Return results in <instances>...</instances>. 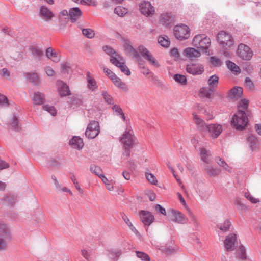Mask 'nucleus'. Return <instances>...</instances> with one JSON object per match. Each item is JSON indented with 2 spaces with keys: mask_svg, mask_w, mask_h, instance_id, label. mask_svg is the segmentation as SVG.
<instances>
[{
  "mask_svg": "<svg viewBox=\"0 0 261 261\" xmlns=\"http://www.w3.org/2000/svg\"><path fill=\"white\" fill-rule=\"evenodd\" d=\"M231 122V125L236 129H244L248 123L246 114L242 110L238 111L233 116Z\"/></svg>",
  "mask_w": 261,
  "mask_h": 261,
  "instance_id": "1",
  "label": "nucleus"
},
{
  "mask_svg": "<svg viewBox=\"0 0 261 261\" xmlns=\"http://www.w3.org/2000/svg\"><path fill=\"white\" fill-rule=\"evenodd\" d=\"M211 43L210 38L203 34L195 35L192 40L193 46L206 53H207Z\"/></svg>",
  "mask_w": 261,
  "mask_h": 261,
  "instance_id": "2",
  "label": "nucleus"
},
{
  "mask_svg": "<svg viewBox=\"0 0 261 261\" xmlns=\"http://www.w3.org/2000/svg\"><path fill=\"white\" fill-rule=\"evenodd\" d=\"M100 131V125L98 121L92 120L88 124L85 130V136L88 139L96 137Z\"/></svg>",
  "mask_w": 261,
  "mask_h": 261,
  "instance_id": "3",
  "label": "nucleus"
},
{
  "mask_svg": "<svg viewBox=\"0 0 261 261\" xmlns=\"http://www.w3.org/2000/svg\"><path fill=\"white\" fill-rule=\"evenodd\" d=\"M135 137L134 136L133 131L130 127L126 122V128L125 131L120 138V141L124 146H133L134 144Z\"/></svg>",
  "mask_w": 261,
  "mask_h": 261,
  "instance_id": "4",
  "label": "nucleus"
},
{
  "mask_svg": "<svg viewBox=\"0 0 261 261\" xmlns=\"http://www.w3.org/2000/svg\"><path fill=\"white\" fill-rule=\"evenodd\" d=\"M174 33L175 37L178 40H185L190 36V29L185 24L177 25L174 27Z\"/></svg>",
  "mask_w": 261,
  "mask_h": 261,
  "instance_id": "5",
  "label": "nucleus"
},
{
  "mask_svg": "<svg viewBox=\"0 0 261 261\" xmlns=\"http://www.w3.org/2000/svg\"><path fill=\"white\" fill-rule=\"evenodd\" d=\"M237 54L239 58L246 61L250 60L253 55L251 49L244 44H240L238 45Z\"/></svg>",
  "mask_w": 261,
  "mask_h": 261,
  "instance_id": "6",
  "label": "nucleus"
},
{
  "mask_svg": "<svg viewBox=\"0 0 261 261\" xmlns=\"http://www.w3.org/2000/svg\"><path fill=\"white\" fill-rule=\"evenodd\" d=\"M222 130V126L220 124L217 123L210 124H207L206 127H205L204 131L203 133H207L210 138L215 139L221 134Z\"/></svg>",
  "mask_w": 261,
  "mask_h": 261,
  "instance_id": "7",
  "label": "nucleus"
},
{
  "mask_svg": "<svg viewBox=\"0 0 261 261\" xmlns=\"http://www.w3.org/2000/svg\"><path fill=\"white\" fill-rule=\"evenodd\" d=\"M218 40L220 43L226 49H230L233 46V40L232 37L224 31L218 33Z\"/></svg>",
  "mask_w": 261,
  "mask_h": 261,
  "instance_id": "8",
  "label": "nucleus"
},
{
  "mask_svg": "<svg viewBox=\"0 0 261 261\" xmlns=\"http://www.w3.org/2000/svg\"><path fill=\"white\" fill-rule=\"evenodd\" d=\"M168 213L170 214L171 220L174 222L184 224L188 221V218L178 211L171 210Z\"/></svg>",
  "mask_w": 261,
  "mask_h": 261,
  "instance_id": "9",
  "label": "nucleus"
},
{
  "mask_svg": "<svg viewBox=\"0 0 261 261\" xmlns=\"http://www.w3.org/2000/svg\"><path fill=\"white\" fill-rule=\"evenodd\" d=\"M187 72L193 75H200L204 71V66L200 63H191L186 66Z\"/></svg>",
  "mask_w": 261,
  "mask_h": 261,
  "instance_id": "10",
  "label": "nucleus"
},
{
  "mask_svg": "<svg viewBox=\"0 0 261 261\" xmlns=\"http://www.w3.org/2000/svg\"><path fill=\"white\" fill-rule=\"evenodd\" d=\"M111 62L119 67L121 71L127 75H129L131 73L129 69L127 68L126 65L123 62V59L121 56H117V57H114L111 60Z\"/></svg>",
  "mask_w": 261,
  "mask_h": 261,
  "instance_id": "11",
  "label": "nucleus"
},
{
  "mask_svg": "<svg viewBox=\"0 0 261 261\" xmlns=\"http://www.w3.org/2000/svg\"><path fill=\"white\" fill-rule=\"evenodd\" d=\"M140 10L141 12L146 16L152 15L155 12L154 7L148 1H143L140 3Z\"/></svg>",
  "mask_w": 261,
  "mask_h": 261,
  "instance_id": "12",
  "label": "nucleus"
},
{
  "mask_svg": "<svg viewBox=\"0 0 261 261\" xmlns=\"http://www.w3.org/2000/svg\"><path fill=\"white\" fill-rule=\"evenodd\" d=\"M139 217L145 225L149 226L154 221V218L151 212L141 210L139 213Z\"/></svg>",
  "mask_w": 261,
  "mask_h": 261,
  "instance_id": "13",
  "label": "nucleus"
},
{
  "mask_svg": "<svg viewBox=\"0 0 261 261\" xmlns=\"http://www.w3.org/2000/svg\"><path fill=\"white\" fill-rule=\"evenodd\" d=\"M183 55L190 60L197 59L201 56L200 52L193 47L186 48L183 51Z\"/></svg>",
  "mask_w": 261,
  "mask_h": 261,
  "instance_id": "14",
  "label": "nucleus"
},
{
  "mask_svg": "<svg viewBox=\"0 0 261 261\" xmlns=\"http://www.w3.org/2000/svg\"><path fill=\"white\" fill-rule=\"evenodd\" d=\"M237 236L236 234L231 233L226 237L224 242L225 247L227 251L233 250L235 248Z\"/></svg>",
  "mask_w": 261,
  "mask_h": 261,
  "instance_id": "15",
  "label": "nucleus"
},
{
  "mask_svg": "<svg viewBox=\"0 0 261 261\" xmlns=\"http://www.w3.org/2000/svg\"><path fill=\"white\" fill-rule=\"evenodd\" d=\"M39 16L46 21L51 20L55 16L51 10L45 6L40 7Z\"/></svg>",
  "mask_w": 261,
  "mask_h": 261,
  "instance_id": "16",
  "label": "nucleus"
},
{
  "mask_svg": "<svg viewBox=\"0 0 261 261\" xmlns=\"http://www.w3.org/2000/svg\"><path fill=\"white\" fill-rule=\"evenodd\" d=\"M160 22L166 27H170L174 21V16L171 13H164L161 14Z\"/></svg>",
  "mask_w": 261,
  "mask_h": 261,
  "instance_id": "17",
  "label": "nucleus"
},
{
  "mask_svg": "<svg viewBox=\"0 0 261 261\" xmlns=\"http://www.w3.org/2000/svg\"><path fill=\"white\" fill-rule=\"evenodd\" d=\"M214 90L210 87H203L200 89L199 95L201 98L212 99Z\"/></svg>",
  "mask_w": 261,
  "mask_h": 261,
  "instance_id": "18",
  "label": "nucleus"
},
{
  "mask_svg": "<svg viewBox=\"0 0 261 261\" xmlns=\"http://www.w3.org/2000/svg\"><path fill=\"white\" fill-rule=\"evenodd\" d=\"M82 15L81 10L78 7L70 8L69 16L72 22H75Z\"/></svg>",
  "mask_w": 261,
  "mask_h": 261,
  "instance_id": "19",
  "label": "nucleus"
},
{
  "mask_svg": "<svg viewBox=\"0 0 261 261\" xmlns=\"http://www.w3.org/2000/svg\"><path fill=\"white\" fill-rule=\"evenodd\" d=\"M0 237L6 239H11L10 229L8 225L4 222H0Z\"/></svg>",
  "mask_w": 261,
  "mask_h": 261,
  "instance_id": "20",
  "label": "nucleus"
},
{
  "mask_svg": "<svg viewBox=\"0 0 261 261\" xmlns=\"http://www.w3.org/2000/svg\"><path fill=\"white\" fill-rule=\"evenodd\" d=\"M126 54L132 56L135 58H139L140 56L137 51L131 45L128 41H126L124 44Z\"/></svg>",
  "mask_w": 261,
  "mask_h": 261,
  "instance_id": "21",
  "label": "nucleus"
},
{
  "mask_svg": "<svg viewBox=\"0 0 261 261\" xmlns=\"http://www.w3.org/2000/svg\"><path fill=\"white\" fill-rule=\"evenodd\" d=\"M59 92L61 96H65L70 94L68 86L62 81L59 82Z\"/></svg>",
  "mask_w": 261,
  "mask_h": 261,
  "instance_id": "22",
  "label": "nucleus"
},
{
  "mask_svg": "<svg viewBox=\"0 0 261 261\" xmlns=\"http://www.w3.org/2000/svg\"><path fill=\"white\" fill-rule=\"evenodd\" d=\"M70 144L75 149H82L84 146V143L82 138L74 136L70 140Z\"/></svg>",
  "mask_w": 261,
  "mask_h": 261,
  "instance_id": "23",
  "label": "nucleus"
},
{
  "mask_svg": "<svg viewBox=\"0 0 261 261\" xmlns=\"http://www.w3.org/2000/svg\"><path fill=\"white\" fill-rule=\"evenodd\" d=\"M243 94V89L240 87H236L230 90V97L233 99H237Z\"/></svg>",
  "mask_w": 261,
  "mask_h": 261,
  "instance_id": "24",
  "label": "nucleus"
},
{
  "mask_svg": "<svg viewBox=\"0 0 261 261\" xmlns=\"http://www.w3.org/2000/svg\"><path fill=\"white\" fill-rule=\"evenodd\" d=\"M200 155L202 161L205 163H208L210 161L211 153L210 150L204 147H201L199 149Z\"/></svg>",
  "mask_w": 261,
  "mask_h": 261,
  "instance_id": "25",
  "label": "nucleus"
},
{
  "mask_svg": "<svg viewBox=\"0 0 261 261\" xmlns=\"http://www.w3.org/2000/svg\"><path fill=\"white\" fill-rule=\"evenodd\" d=\"M193 120L195 123L197 125L199 130L202 132H203V131H204L205 127H206L207 124L205 123L203 120L200 118L195 113H193Z\"/></svg>",
  "mask_w": 261,
  "mask_h": 261,
  "instance_id": "26",
  "label": "nucleus"
},
{
  "mask_svg": "<svg viewBox=\"0 0 261 261\" xmlns=\"http://www.w3.org/2000/svg\"><path fill=\"white\" fill-rule=\"evenodd\" d=\"M32 100L34 104L41 105L44 103V95L39 92H36L34 93Z\"/></svg>",
  "mask_w": 261,
  "mask_h": 261,
  "instance_id": "27",
  "label": "nucleus"
},
{
  "mask_svg": "<svg viewBox=\"0 0 261 261\" xmlns=\"http://www.w3.org/2000/svg\"><path fill=\"white\" fill-rule=\"evenodd\" d=\"M46 57L54 62H58L60 61L59 57L51 47H48L46 49Z\"/></svg>",
  "mask_w": 261,
  "mask_h": 261,
  "instance_id": "28",
  "label": "nucleus"
},
{
  "mask_svg": "<svg viewBox=\"0 0 261 261\" xmlns=\"http://www.w3.org/2000/svg\"><path fill=\"white\" fill-rule=\"evenodd\" d=\"M8 127L12 128L16 132H19L21 129L20 124L18 122L17 117L13 116L11 118L10 122L8 123Z\"/></svg>",
  "mask_w": 261,
  "mask_h": 261,
  "instance_id": "29",
  "label": "nucleus"
},
{
  "mask_svg": "<svg viewBox=\"0 0 261 261\" xmlns=\"http://www.w3.org/2000/svg\"><path fill=\"white\" fill-rule=\"evenodd\" d=\"M219 77L217 74H214L211 76L207 80V85L209 87L213 90L216 88L219 83Z\"/></svg>",
  "mask_w": 261,
  "mask_h": 261,
  "instance_id": "30",
  "label": "nucleus"
},
{
  "mask_svg": "<svg viewBox=\"0 0 261 261\" xmlns=\"http://www.w3.org/2000/svg\"><path fill=\"white\" fill-rule=\"evenodd\" d=\"M204 170L211 177H214L220 173V170L216 167L206 165L204 167Z\"/></svg>",
  "mask_w": 261,
  "mask_h": 261,
  "instance_id": "31",
  "label": "nucleus"
},
{
  "mask_svg": "<svg viewBox=\"0 0 261 261\" xmlns=\"http://www.w3.org/2000/svg\"><path fill=\"white\" fill-rule=\"evenodd\" d=\"M247 142L249 147L253 150L258 146V141L254 135H250L247 138Z\"/></svg>",
  "mask_w": 261,
  "mask_h": 261,
  "instance_id": "32",
  "label": "nucleus"
},
{
  "mask_svg": "<svg viewBox=\"0 0 261 261\" xmlns=\"http://www.w3.org/2000/svg\"><path fill=\"white\" fill-rule=\"evenodd\" d=\"M121 255V251L120 249L109 250L107 254L109 258L113 261H117Z\"/></svg>",
  "mask_w": 261,
  "mask_h": 261,
  "instance_id": "33",
  "label": "nucleus"
},
{
  "mask_svg": "<svg viewBox=\"0 0 261 261\" xmlns=\"http://www.w3.org/2000/svg\"><path fill=\"white\" fill-rule=\"evenodd\" d=\"M112 81H113L114 84L116 87L124 90H127V85L124 82H123L120 78H119L117 76H115L114 78H112Z\"/></svg>",
  "mask_w": 261,
  "mask_h": 261,
  "instance_id": "34",
  "label": "nucleus"
},
{
  "mask_svg": "<svg viewBox=\"0 0 261 261\" xmlns=\"http://www.w3.org/2000/svg\"><path fill=\"white\" fill-rule=\"evenodd\" d=\"M30 50L31 51V54L33 56L36 57L38 59H40V58L43 55V50L36 46H33L30 48Z\"/></svg>",
  "mask_w": 261,
  "mask_h": 261,
  "instance_id": "35",
  "label": "nucleus"
},
{
  "mask_svg": "<svg viewBox=\"0 0 261 261\" xmlns=\"http://www.w3.org/2000/svg\"><path fill=\"white\" fill-rule=\"evenodd\" d=\"M231 225V223L229 220H225L223 223L218 224L217 225V228L222 231L223 232H225L229 230Z\"/></svg>",
  "mask_w": 261,
  "mask_h": 261,
  "instance_id": "36",
  "label": "nucleus"
},
{
  "mask_svg": "<svg viewBox=\"0 0 261 261\" xmlns=\"http://www.w3.org/2000/svg\"><path fill=\"white\" fill-rule=\"evenodd\" d=\"M216 162L220 166L222 167L225 170L231 172V168L225 162V161L219 156L216 158Z\"/></svg>",
  "mask_w": 261,
  "mask_h": 261,
  "instance_id": "37",
  "label": "nucleus"
},
{
  "mask_svg": "<svg viewBox=\"0 0 261 261\" xmlns=\"http://www.w3.org/2000/svg\"><path fill=\"white\" fill-rule=\"evenodd\" d=\"M112 109L117 116H119L124 122L126 121V119L122 109L118 105H115L112 107Z\"/></svg>",
  "mask_w": 261,
  "mask_h": 261,
  "instance_id": "38",
  "label": "nucleus"
},
{
  "mask_svg": "<svg viewBox=\"0 0 261 261\" xmlns=\"http://www.w3.org/2000/svg\"><path fill=\"white\" fill-rule=\"evenodd\" d=\"M27 77L35 85H38L40 83V80L36 73H28L27 74Z\"/></svg>",
  "mask_w": 261,
  "mask_h": 261,
  "instance_id": "39",
  "label": "nucleus"
},
{
  "mask_svg": "<svg viewBox=\"0 0 261 261\" xmlns=\"http://www.w3.org/2000/svg\"><path fill=\"white\" fill-rule=\"evenodd\" d=\"M159 43L164 47H168L170 45V41L167 36H161L158 38Z\"/></svg>",
  "mask_w": 261,
  "mask_h": 261,
  "instance_id": "40",
  "label": "nucleus"
},
{
  "mask_svg": "<svg viewBox=\"0 0 261 261\" xmlns=\"http://www.w3.org/2000/svg\"><path fill=\"white\" fill-rule=\"evenodd\" d=\"M104 51L111 56L110 60L115 57L120 56L118 53L116 52L112 48L108 46H105L103 47Z\"/></svg>",
  "mask_w": 261,
  "mask_h": 261,
  "instance_id": "41",
  "label": "nucleus"
},
{
  "mask_svg": "<svg viewBox=\"0 0 261 261\" xmlns=\"http://www.w3.org/2000/svg\"><path fill=\"white\" fill-rule=\"evenodd\" d=\"M127 12V9L122 6H118L114 9V13L119 17H123Z\"/></svg>",
  "mask_w": 261,
  "mask_h": 261,
  "instance_id": "42",
  "label": "nucleus"
},
{
  "mask_svg": "<svg viewBox=\"0 0 261 261\" xmlns=\"http://www.w3.org/2000/svg\"><path fill=\"white\" fill-rule=\"evenodd\" d=\"M82 32L84 36L89 39H92L95 36V32L92 29H83L82 30Z\"/></svg>",
  "mask_w": 261,
  "mask_h": 261,
  "instance_id": "43",
  "label": "nucleus"
},
{
  "mask_svg": "<svg viewBox=\"0 0 261 261\" xmlns=\"http://www.w3.org/2000/svg\"><path fill=\"white\" fill-rule=\"evenodd\" d=\"M145 59L148 61L151 65L156 68H158L160 66L158 61L151 53L146 57Z\"/></svg>",
  "mask_w": 261,
  "mask_h": 261,
  "instance_id": "44",
  "label": "nucleus"
},
{
  "mask_svg": "<svg viewBox=\"0 0 261 261\" xmlns=\"http://www.w3.org/2000/svg\"><path fill=\"white\" fill-rule=\"evenodd\" d=\"M87 85L89 89H90L92 91H94L96 89H97V86L96 84V82L94 79L89 76V73H88V78L87 80Z\"/></svg>",
  "mask_w": 261,
  "mask_h": 261,
  "instance_id": "45",
  "label": "nucleus"
},
{
  "mask_svg": "<svg viewBox=\"0 0 261 261\" xmlns=\"http://www.w3.org/2000/svg\"><path fill=\"white\" fill-rule=\"evenodd\" d=\"M100 178L105 184L108 190L112 191L114 189L113 181L112 180L109 181L105 175L100 176Z\"/></svg>",
  "mask_w": 261,
  "mask_h": 261,
  "instance_id": "46",
  "label": "nucleus"
},
{
  "mask_svg": "<svg viewBox=\"0 0 261 261\" xmlns=\"http://www.w3.org/2000/svg\"><path fill=\"white\" fill-rule=\"evenodd\" d=\"M101 95L102 96L103 99L106 102H107L109 105L113 104V99L112 97L108 94L107 91L103 90L101 92Z\"/></svg>",
  "mask_w": 261,
  "mask_h": 261,
  "instance_id": "47",
  "label": "nucleus"
},
{
  "mask_svg": "<svg viewBox=\"0 0 261 261\" xmlns=\"http://www.w3.org/2000/svg\"><path fill=\"white\" fill-rule=\"evenodd\" d=\"M90 171L98 176L100 178V176H103V174H102V171L101 168L97 166H95V165H91L90 167Z\"/></svg>",
  "mask_w": 261,
  "mask_h": 261,
  "instance_id": "48",
  "label": "nucleus"
},
{
  "mask_svg": "<svg viewBox=\"0 0 261 261\" xmlns=\"http://www.w3.org/2000/svg\"><path fill=\"white\" fill-rule=\"evenodd\" d=\"M138 53L140 54L141 56L144 58L146 57L150 54V52L143 45H140L138 48Z\"/></svg>",
  "mask_w": 261,
  "mask_h": 261,
  "instance_id": "49",
  "label": "nucleus"
},
{
  "mask_svg": "<svg viewBox=\"0 0 261 261\" xmlns=\"http://www.w3.org/2000/svg\"><path fill=\"white\" fill-rule=\"evenodd\" d=\"M174 80L181 85H186L187 84V79L185 75L176 74L174 76Z\"/></svg>",
  "mask_w": 261,
  "mask_h": 261,
  "instance_id": "50",
  "label": "nucleus"
},
{
  "mask_svg": "<svg viewBox=\"0 0 261 261\" xmlns=\"http://www.w3.org/2000/svg\"><path fill=\"white\" fill-rule=\"evenodd\" d=\"M226 65L228 68L231 71L237 73H240V68L235 63L231 61H228L226 62Z\"/></svg>",
  "mask_w": 261,
  "mask_h": 261,
  "instance_id": "51",
  "label": "nucleus"
},
{
  "mask_svg": "<svg viewBox=\"0 0 261 261\" xmlns=\"http://www.w3.org/2000/svg\"><path fill=\"white\" fill-rule=\"evenodd\" d=\"M210 62L214 67H219L222 64L220 59L215 56L210 58Z\"/></svg>",
  "mask_w": 261,
  "mask_h": 261,
  "instance_id": "52",
  "label": "nucleus"
},
{
  "mask_svg": "<svg viewBox=\"0 0 261 261\" xmlns=\"http://www.w3.org/2000/svg\"><path fill=\"white\" fill-rule=\"evenodd\" d=\"M44 110L48 112L52 116H55L57 114V111L55 107L48 105H46L43 106Z\"/></svg>",
  "mask_w": 261,
  "mask_h": 261,
  "instance_id": "53",
  "label": "nucleus"
},
{
  "mask_svg": "<svg viewBox=\"0 0 261 261\" xmlns=\"http://www.w3.org/2000/svg\"><path fill=\"white\" fill-rule=\"evenodd\" d=\"M137 256L143 261H150L149 256L145 253L140 251H136Z\"/></svg>",
  "mask_w": 261,
  "mask_h": 261,
  "instance_id": "54",
  "label": "nucleus"
},
{
  "mask_svg": "<svg viewBox=\"0 0 261 261\" xmlns=\"http://www.w3.org/2000/svg\"><path fill=\"white\" fill-rule=\"evenodd\" d=\"M239 258L244 259L246 258V250L244 246H240L237 250Z\"/></svg>",
  "mask_w": 261,
  "mask_h": 261,
  "instance_id": "55",
  "label": "nucleus"
},
{
  "mask_svg": "<svg viewBox=\"0 0 261 261\" xmlns=\"http://www.w3.org/2000/svg\"><path fill=\"white\" fill-rule=\"evenodd\" d=\"M145 177L146 179L153 185H156L158 182V180L156 177L151 173H146L145 174Z\"/></svg>",
  "mask_w": 261,
  "mask_h": 261,
  "instance_id": "56",
  "label": "nucleus"
},
{
  "mask_svg": "<svg viewBox=\"0 0 261 261\" xmlns=\"http://www.w3.org/2000/svg\"><path fill=\"white\" fill-rule=\"evenodd\" d=\"M10 240L0 237V251L5 250L7 249L8 241Z\"/></svg>",
  "mask_w": 261,
  "mask_h": 261,
  "instance_id": "57",
  "label": "nucleus"
},
{
  "mask_svg": "<svg viewBox=\"0 0 261 261\" xmlns=\"http://www.w3.org/2000/svg\"><path fill=\"white\" fill-rule=\"evenodd\" d=\"M170 56L176 61L180 59V54L176 48H173L170 50Z\"/></svg>",
  "mask_w": 261,
  "mask_h": 261,
  "instance_id": "58",
  "label": "nucleus"
},
{
  "mask_svg": "<svg viewBox=\"0 0 261 261\" xmlns=\"http://www.w3.org/2000/svg\"><path fill=\"white\" fill-rule=\"evenodd\" d=\"M245 86L250 90H253L254 84L249 77H246L244 80Z\"/></svg>",
  "mask_w": 261,
  "mask_h": 261,
  "instance_id": "59",
  "label": "nucleus"
},
{
  "mask_svg": "<svg viewBox=\"0 0 261 261\" xmlns=\"http://www.w3.org/2000/svg\"><path fill=\"white\" fill-rule=\"evenodd\" d=\"M8 106L7 98L4 95L0 94V107H6Z\"/></svg>",
  "mask_w": 261,
  "mask_h": 261,
  "instance_id": "60",
  "label": "nucleus"
},
{
  "mask_svg": "<svg viewBox=\"0 0 261 261\" xmlns=\"http://www.w3.org/2000/svg\"><path fill=\"white\" fill-rule=\"evenodd\" d=\"M15 199L16 197L15 195L10 194L9 195L4 196L3 197V200L8 202L10 204H12L14 202V200Z\"/></svg>",
  "mask_w": 261,
  "mask_h": 261,
  "instance_id": "61",
  "label": "nucleus"
},
{
  "mask_svg": "<svg viewBox=\"0 0 261 261\" xmlns=\"http://www.w3.org/2000/svg\"><path fill=\"white\" fill-rule=\"evenodd\" d=\"M0 74L3 78L5 79H10V72L6 68H4L1 70Z\"/></svg>",
  "mask_w": 261,
  "mask_h": 261,
  "instance_id": "62",
  "label": "nucleus"
},
{
  "mask_svg": "<svg viewBox=\"0 0 261 261\" xmlns=\"http://www.w3.org/2000/svg\"><path fill=\"white\" fill-rule=\"evenodd\" d=\"M245 197L252 203H256L259 202V200L258 199L253 197L249 193H245Z\"/></svg>",
  "mask_w": 261,
  "mask_h": 261,
  "instance_id": "63",
  "label": "nucleus"
},
{
  "mask_svg": "<svg viewBox=\"0 0 261 261\" xmlns=\"http://www.w3.org/2000/svg\"><path fill=\"white\" fill-rule=\"evenodd\" d=\"M71 179L72 180V182H73L74 185H75L76 189L78 190V191L80 193H82L83 190L81 188V187H80V185H79V183L76 180V178L74 175H72L71 176Z\"/></svg>",
  "mask_w": 261,
  "mask_h": 261,
  "instance_id": "64",
  "label": "nucleus"
}]
</instances>
